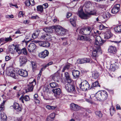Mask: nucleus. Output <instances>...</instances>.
Segmentation results:
<instances>
[{"instance_id": "obj_12", "label": "nucleus", "mask_w": 121, "mask_h": 121, "mask_svg": "<svg viewBox=\"0 0 121 121\" xmlns=\"http://www.w3.org/2000/svg\"><path fill=\"white\" fill-rule=\"evenodd\" d=\"M18 73L20 75L24 77H26L28 76L27 72L23 69L19 70L18 71Z\"/></svg>"}, {"instance_id": "obj_40", "label": "nucleus", "mask_w": 121, "mask_h": 121, "mask_svg": "<svg viewBox=\"0 0 121 121\" xmlns=\"http://www.w3.org/2000/svg\"><path fill=\"white\" fill-rule=\"evenodd\" d=\"M57 107V106H51L49 105H47L46 106V108L47 109L49 110L54 109Z\"/></svg>"}, {"instance_id": "obj_53", "label": "nucleus", "mask_w": 121, "mask_h": 121, "mask_svg": "<svg viewBox=\"0 0 121 121\" xmlns=\"http://www.w3.org/2000/svg\"><path fill=\"white\" fill-rule=\"evenodd\" d=\"M58 77L54 74L52 76V79L54 81L57 80Z\"/></svg>"}, {"instance_id": "obj_11", "label": "nucleus", "mask_w": 121, "mask_h": 121, "mask_svg": "<svg viewBox=\"0 0 121 121\" xmlns=\"http://www.w3.org/2000/svg\"><path fill=\"white\" fill-rule=\"evenodd\" d=\"M34 80L28 85V87L27 90V91H32L34 86L36 84V82Z\"/></svg>"}, {"instance_id": "obj_10", "label": "nucleus", "mask_w": 121, "mask_h": 121, "mask_svg": "<svg viewBox=\"0 0 121 121\" xmlns=\"http://www.w3.org/2000/svg\"><path fill=\"white\" fill-rule=\"evenodd\" d=\"M70 106L71 109L72 111H77L80 109V107L79 106L74 103L71 104Z\"/></svg>"}, {"instance_id": "obj_41", "label": "nucleus", "mask_w": 121, "mask_h": 121, "mask_svg": "<svg viewBox=\"0 0 121 121\" xmlns=\"http://www.w3.org/2000/svg\"><path fill=\"white\" fill-rule=\"evenodd\" d=\"M99 76V73L97 72H95L92 74V77L94 79L97 78Z\"/></svg>"}, {"instance_id": "obj_19", "label": "nucleus", "mask_w": 121, "mask_h": 121, "mask_svg": "<svg viewBox=\"0 0 121 121\" xmlns=\"http://www.w3.org/2000/svg\"><path fill=\"white\" fill-rule=\"evenodd\" d=\"M72 74L73 78L77 79L79 76L80 72L78 70H74L72 71Z\"/></svg>"}, {"instance_id": "obj_26", "label": "nucleus", "mask_w": 121, "mask_h": 121, "mask_svg": "<svg viewBox=\"0 0 121 121\" xmlns=\"http://www.w3.org/2000/svg\"><path fill=\"white\" fill-rule=\"evenodd\" d=\"M101 92L102 98H107L108 97V95L107 92L104 90L101 91Z\"/></svg>"}, {"instance_id": "obj_6", "label": "nucleus", "mask_w": 121, "mask_h": 121, "mask_svg": "<svg viewBox=\"0 0 121 121\" xmlns=\"http://www.w3.org/2000/svg\"><path fill=\"white\" fill-rule=\"evenodd\" d=\"M95 47L96 48L92 52L93 58L97 62L96 57L98 56V53L101 51V49L100 47L95 46Z\"/></svg>"}, {"instance_id": "obj_25", "label": "nucleus", "mask_w": 121, "mask_h": 121, "mask_svg": "<svg viewBox=\"0 0 121 121\" xmlns=\"http://www.w3.org/2000/svg\"><path fill=\"white\" fill-rule=\"evenodd\" d=\"M17 45L15 46L13 44L10 47L9 49L10 52L11 53H13L14 52L15 50H16V48L17 47Z\"/></svg>"}, {"instance_id": "obj_38", "label": "nucleus", "mask_w": 121, "mask_h": 121, "mask_svg": "<svg viewBox=\"0 0 121 121\" xmlns=\"http://www.w3.org/2000/svg\"><path fill=\"white\" fill-rule=\"evenodd\" d=\"M98 7L99 8L102 9L104 11H105L106 9V6L104 5H99Z\"/></svg>"}, {"instance_id": "obj_55", "label": "nucleus", "mask_w": 121, "mask_h": 121, "mask_svg": "<svg viewBox=\"0 0 121 121\" xmlns=\"http://www.w3.org/2000/svg\"><path fill=\"white\" fill-rule=\"evenodd\" d=\"M22 53L25 55H26L27 54V52L25 48H24L22 49Z\"/></svg>"}, {"instance_id": "obj_50", "label": "nucleus", "mask_w": 121, "mask_h": 121, "mask_svg": "<svg viewBox=\"0 0 121 121\" xmlns=\"http://www.w3.org/2000/svg\"><path fill=\"white\" fill-rule=\"evenodd\" d=\"M4 40L6 42L11 41L12 40V39L10 37H9L5 38Z\"/></svg>"}, {"instance_id": "obj_33", "label": "nucleus", "mask_w": 121, "mask_h": 121, "mask_svg": "<svg viewBox=\"0 0 121 121\" xmlns=\"http://www.w3.org/2000/svg\"><path fill=\"white\" fill-rule=\"evenodd\" d=\"M95 95V98H100L102 97L101 91H99L96 93Z\"/></svg>"}, {"instance_id": "obj_29", "label": "nucleus", "mask_w": 121, "mask_h": 121, "mask_svg": "<svg viewBox=\"0 0 121 121\" xmlns=\"http://www.w3.org/2000/svg\"><path fill=\"white\" fill-rule=\"evenodd\" d=\"M37 10L38 12L43 13V6L41 5L38 6L37 7Z\"/></svg>"}, {"instance_id": "obj_23", "label": "nucleus", "mask_w": 121, "mask_h": 121, "mask_svg": "<svg viewBox=\"0 0 121 121\" xmlns=\"http://www.w3.org/2000/svg\"><path fill=\"white\" fill-rule=\"evenodd\" d=\"M112 36V34L109 31H106L104 34V38L106 39H109Z\"/></svg>"}, {"instance_id": "obj_9", "label": "nucleus", "mask_w": 121, "mask_h": 121, "mask_svg": "<svg viewBox=\"0 0 121 121\" xmlns=\"http://www.w3.org/2000/svg\"><path fill=\"white\" fill-rule=\"evenodd\" d=\"M52 91L54 93V95L56 98H59V96L61 93V91L60 88L53 89Z\"/></svg>"}, {"instance_id": "obj_2", "label": "nucleus", "mask_w": 121, "mask_h": 121, "mask_svg": "<svg viewBox=\"0 0 121 121\" xmlns=\"http://www.w3.org/2000/svg\"><path fill=\"white\" fill-rule=\"evenodd\" d=\"M15 71L11 68H8L6 71L7 74L8 76L15 79H17L19 78L18 75L17 73L15 74Z\"/></svg>"}, {"instance_id": "obj_44", "label": "nucleus", "mask_w": 121, "mask_h": 121, "mask_svg": "<svg viewBox=\"0 0 121 121\" xmlns=\"http://www.w3.org/2000/svg\"><path fill=\"white\" fill-rule=\"evenodd\" d=\"M91 4L90 2H86L84 4V6L86 8L89 7L91 5Z\"/></svg>"}, {"instance_id": "obj_7", "label": "nucleus", "mask_w": 121, "mask_h": 121, "mask_svg": "<svg viewBox=\"0 0 121 121\" xmlns=\"http://www.w3.org/2000/svg\"><path fill=\"white\" fill-rule=\"evenodd\" d=\"M104 42V41L102 40L101 37L100 36H98L96 37L94 46L97 47H100V46Z\"/></svg>"}, {"instance_id": "obj_49", "label": "nucleus", "mask_w": 121, "mask_h": 121, "mask_svg": "<svg viewBox=\"0 0 121 121\" xmlns=\"http://www.w3.org/2000/svg\"><path fill=\"white\" fill-rule=\"evenodd\" d=\"M84 31H85V28H81L79 30V33L80 34L84 35Z\"/></svg>"}, {"instance_id": "obj_46", "label": "nucleus", "mask_w": 121, "mask_h": 121, "mask_svg": "<svg viewBox=\"0 0 121 121\" xmlns=\"http://www.w3.org/2000/svg\"><path fill=\"white\" fill-rule=\"evenodd\" d=\"M110 114L111 115L115 112V110L113 106H111L110 109Z\"/></svg>"}, {"instance_id": "obj_54", "label": "nucleus", "mask_w": 121, "mask_h": 121, "mask_svg": "<svg viewBox=\"0 0 121 121\" xmlns=\"http://www.w3.org/2000/svg\"><path fill=\"white\" fill-rule=\"evenodd\" d=\"M49 116L53 120L55 117V115L54 113H52L50 114Z\"/></svg>"}, {"instance_id": "obj_15", "label": "nucleus", "mask_w": 121, "mask_h": 121, "mask_svg": "<svg viewBox=\"0 0 121 121\" xmlns=\"http://www.w3.org/2000/svg\"><path fill=\"white\" fill-rule=\"evenodd\" d=\"M36 48V45L34 43H31L29 45L27 48L28 51L30 52H32Z\"/></svg>"}, {"instance_id": "obj_24", "label": "nucleus", "mask_w": 121, "mask_h": 121, "mask_svg": "<svg viewBox=\"0 0 121 121\" xmlns=\"http://www.w3.org/2000/svg\"><path fill=\"white\" fill-rule=\"evenodd\" d=\"M65 75L66 80L67 82H72V80L70 78L68 72H65Z\"/></svg>"}, {"instance_id": "obj_30", "label": "nucleus", "mask_w": 121, "mask_h": 121, "mask_svg": "<svg viewBox=\"0 0 121 121\" xmlns=\"http://www.w3.org/2000/svg\"><path fill=\"white\" fill-rule=\"evenodd\" d=\"M86 28L89 35H90L91 33H92L93 30V26H88L86 27Z\"/></svg>"}, {"instance_id": "obj_5", "label": "nucleus", "mask_w": 121, "mask_h": 121, "mask_svg": "<svg viewBox=\"0 0 121 121\" xmlns=\"http://www.w3.org/2000/svg\"><path fill=\"white\" fill-rule=\"evenodd\" d=\"M80 88L83 91H86L90 87V85L88 82L86 81H84L81 83L80 84Z\"/></svg>"}, {"instance_id": "obj_31", "label": "nucleus", "mask_w": 121, "mask_h": 121, "mask_svg": "<svg viewBox=\"0 0 121 121\" xmlns=\"http://www.w3.org/2000/svg\"><path fill=\"white\" fill-rule=\"evenodd\" d=\"M50 86L52 88H54L58 86V84L55 82H52L50 83Z\"/></svg>"}, {"instance_id": "obj_57", "label": "nucleus", "mask_w": 121, "mask_h": 121, "mask_svg": "<svg viewBox=\"0 0 121 121\" xmlns=\"http://www.w3.org/2000/svg\"><path fill=\"white\" fill-rule=\"evenodd\" d=\"M25 4V5L27 6H29L30 5H31V4L29 0L26 1Z\"/></svg>"}, {"instance_id": "obj_8", "label": "nucleus", "mask_w": 121, "mask_h": 121, "mask_svg": "<svg viewBox=\"0 0 121 121\" xmlns=\"http://www.w3.org/2000/svg\"><path fill=\"white\" fill-rule=\"evenodd\" d=\"M13 107L15 111L17 112H19L21 111L22 108L19 104L16 102L14 103L13 105L10 107V108H12Z\"/></svg>"}, {"instance_id": "obj_28", "label": "nucleus", "mask_w": 121, "mask_h": 121, "mask_svg": "<svg viewBox=\"0 0 121 121\" xmlns=\"http://www.w3.org/2000/svg\"><path fill=\"white\" fill-rule=\"evenodd\" d=\"M1 118L2 121H6L7 117L4 113H2L0 114Z\"/></svg>"}, {"instance_id": "obj_51", "label": "nucleus", "mask_w": 121, "mask_h": 121, "mask_svg": "<svg viewBox=\"0 0 121 121\" xmlns=\"http://www.w3.org/2000/svg\"><path fill=\"white\" fill-rule=\"evenodd\" d=\"M69 67L70 66L69 65H66L63 69L62 71L63 72H64L65 70L68 69H69Z\"/></svg>"}, {"instance_id": "obj_22", "label": "nucleus", "mask_w": 121, "mask_h": 121, "mask_svg": "<svg viewBox=\"0 0 121 121\" xmlns=\"http://www.w3.org/2000/svg\"><path fill=\"white\" fill-rule=\"evenodd\" d=\"M26 58L25 56H21L20 57L19 61L20 65L22 66L25 64L26 61Z\"/></svg>"}, {"instance_id": "obj_35", "label": "nucleus", "mask_w": 121, "mask_h": 121, "mask_svg": "<svg viewBox=\"0 0 121 121\" xmlns=\"http://www.w3.org/2000/svg\"><path fill=\"white\" fill-rule=\"evenodd\" d=\"M6 101H3V102L0 105V111L3 110L4 109V105L5 104Z\"/></svg>"}, {"instance_id": "obj_1", "label": "nucleus", "mask_w": 121, "mask_h": 121, "mask_svg": "<svg viewBox=\"0 0 121 121\" xmlns=\"http://www.w3.org/2000/svg\"><path fill=\"white\" fill-rule=\"evenodd\" d=\"M96 13V10H94L91 11L90 12H87L85 13L83 12L82 9H79L78 11V14L79 16L82 19H86L89 18L91 15H95Z\"/></svg>"}, {"instance_id": "obj_37", "label": "nucleus", "mask_w": 121, "mask_h": 121, "mask_svg": "<svg viewBox=\"0 0 121 121\" xmlns=\"http://www.w3.org/2000/svg\"><path fill=\"white\" fill-rule=\"evenodd\" d=\"M31 62L33 70V71H34L36 69V64L35 62Z\"/></svg>"}, {"instance_id": "obj_64", "label": "nucleus", "mask_w": 121, "mask_h": 121, "mask_svg": "<svg viewBox=\"0 0 121 121\" xmlns=\"http://www.w3.org/2000/svg\"><path fill=\"white\" fill-rule=\"evenodd\" d=\"M22 117H21L20 118H15L14 121H21L22 120Z\"/></svg>"}, {"instance_id": "obj_27", "label": "nucleus", "mask_w": 121, "mask_h": 121, "mask_svg": "<svg viewBox=\"0 0 121 121\" xmlns=\"http://www.w3.org/2000/svg\"><path fill=\"white\" fill-rule=\"evenodd\" d=\"M70 21L71 24L73 26H75L76 25V17H74L70 19Z\"/></svg>"}, {"instance_id": "obj_4", "label": "nucleus", "mask_w": 121, "mask_h": 121, "mask_svg": "<svg viewBox=\"0 0 121 121\" xmlns=\"http://www.w3.org/2000/svg\"><path fill=\"white\" fill-rule=\"evenodd\" d=\"M65 89L68 92H71L75 91V87L71 82H67L65 86Z\"/></svg>"}, {"instance_id": "obj_56", "label": "nucleus", "mask_w": 121, "mask_h": 121, "mask_svg": "<svg viewBox=\"0 0 121 121\" xmlns=\"http://www.w3.org/2000/svg\"><path fill=\"white\" fill-rule=\"evenodd\" d=\"M31 18L33 19H39V17L37 15H35L34 16H32Z\"/></svg>"}, {"instance_id": "obj_47", "label": "nucleus", "mask_w": 121, "mask_h": 121, "mask_svg": "<svg viewBox=\"0 0 121 121\" xmlns=\"http://www.w3.org/2000/svg\"><path fill=\"white\" fill-rule=\"evenodd\" d=\"M95 113L97 116H98L99 117H101L102 116V113L99 111H96Z\"/></svg>"}, {"instance_id": "obj_21", "label": "nucleus", "mask_w": 121, "mask_h": 121, "mask_svg": "<svg viewBox=\"0 0 121 121\" xmlns=\"http://www.w3.org/2000/svg\"><path fill=\"white\" fill-rule=\"evenodd\" d=\"M39 43L40 46L45 47H48L50 45L48 42L45 41H39Z\"/></svg>"}, {"instance_id": "obj_3", "label": "nucleus", "mask_w": 121, "mask_h": 121, "mask_svg": "<svg viewBox=\"0 0 121 121\" xmlns=\"http://www.w3.org/2000/svg\"><path fill=\"white\" fill-rule=\"evenodd\" d=\"M56 33L60 35H64L66 34L67 31V30L60 26L56 27L55 29Z\"/></svg>"}, {"instance_id": "obj_52", "label": "nucleus", "mask_w": 121, "mask_h": 121, "mask_svg": "<svg viewBox=\"0 0 121 121\" xmlns=\"http://www.w3.org/2000/svg\"><path fill=\"white\" fill-rule=\"evenodd\" d=\"M98 84V81H96L93 83L92 85V86L94 87H96L99 86Z\"/></svg>"}, {"instance_id": "obj_43", "label": "nucleus", "mask_w": 121, "mask_h": 121, "mask_svg": "<svg viewBox=\"0 0 121 121\" xmlns=\"http://www.w3.org/2000/svg\"><path fill=\"white\" fill-rule=\"evenodd\" d=\"M39 34V32L37 31H35L31 36H32L33 38L35 39L38 36Z\"/></svg>"}, {"instance_id": "obj_62", "label": "nucleus", "mask_w": 121, "mask_h": 121, "mask_svg": "<svg viewBox=\"0 0 121 121\" xmlns=\"http://www.w3.org/2000/svg\"><path fill=\"white\" fill-rule=\"evenodd\" d=\"M53 120L52 119L51 117L48 116L47 119V121H52Z\"/></svg>"}, {"instance_id": "obj_36", "label": "nucleus", "mask_w": 121, "mask_h": 121, "mask_svg": "<svg viewBox=\"0 0 121 121\" xmlns=\"http://www.w3.org/2000/svg\"><path fill=\"white\" fill-rule=\"evenodd\" d=\"M111 15L108 12H105L103 15V17L104 18H109Z\"/></svg>"}, {"instance_id": "obj_14", "label": "nucleus", "mask_w": 121, "mask_h": 121, "mask_svg": "<svg viewBox=\"0 0 121 121\" xmlns=\"http://www.w3.org/2000/svg\"><path fill=\"white\" fill-rule=\"evenodd\" d=\"M49 54L48 51L46 50L39 53V56L40 58H44L48 56Z\"/></svg>"}, {"instance_id": "obj_58", "label": "nucleus", "mask_w": 121, "mask_h": 121, "mask_svg": "<svg viewBox=\"0 0 121 121\" xmlns=\"http://www.w3.org/2000/svg\"><path fill=\"white\" fill-rule=\"evenodd\" d=\"M23 15L24 13L23 12L21 11L19 12L18 16L19 17H20L22 16H23Z\"/></svg>"}, {"instance_id": "obj_34", "label": "nucleus", "mask_w": 121, "mask_h": 121, "mask_svg": "<svg viewBox=\"0 0 121 121\" xmlns=\"http://www.w3.org/2000/svg\"><path fill=\"white\" fill-rule=\"evenodd\" d=\"M78 39L79 40H82L83 39L88 40V38L86 36H84L83 35L79 36H78Z\"/></svg>"}, {"instance_id": "obj_42", "label": "nucleus", "mask_w": 121, "mask_h": 121, "mask_svg": "<svg viewBox=\"0 0 121 121\" xmlns=\"http://www.w3.org/2000/svg\"><path fill=\"white\" fill-rule=\"evenodd\" d=\"M114 30L116 32H121L120 25H119L115 27L114 28Z\"/></svg>"}, {"instance_id": "obj_16", "label": "nucleus", "mask_w": 121, "mask_h": 121, "mask_svg": "<svg viewBox=\"0 0 121 121\" xmlns=\"http://www.w3.org/2000/svg\"><path fill=\"white\" fill-rule=\"evenodd\" d=\"M90 59L89 58H84L79 59L77 60V63L79 64H83L86 63H88L90 62Z\"/></svg>"}, {"instance_id": "obj_18", "label": "nucleus", "mask_w": 121, "mask_h": 121, "mask_svg": "<svg viewBox=\"0 0 121 121\" xmlns=\"http://www.w3.org/2000/svg\"><path fill=\"white\" fill-rule=\"evenodd\" d=\"M120 5L117 4L115 5L112 10V12L113 13H117L119 10Z\"/></svg>"}, {"instance_id": "obj_32", "label": "nucleus", "mask_w": 121, "mask_h": 121, "mask_svg": "<svg viewBox=\"0 0 121 121\" xmlns=\"http://www.w3.org/2000/svg\"><path fill=\"white\" fill-rule=\"evenodd\" d=\"M43 30L47 33H51L52 31V29L50 27H46L44 28Z\"/></svg>"}, {"instance_id": "obj_39", "label": "nucleus", "mask_w": 121, "mask_h": 121, "mask_svg": "<svg viewBox=\"0 0 121 121\" xmlns=\"http://www.w3.org/2000/svg\"><path fill=\"white\" fill-rule=\"evenodd\" d=\"M53 63V62H50L48 63V64L46 65H45L41 69V70L40 71V73L41 72V71H43V69H44L48 66L52 64Z\"/></svg>"}, {"instance_id": "obj_63", "label": "nucleus", "mask_w": 121, "mask_h": 121, "mask_svg": "<svg viewBox=\"0 0 121 121\" xmlns=\"http://www.w3.org/2000/svg\"><path fill=\"white\" fill-rule=\"evenodd\" d=\"M43 90L44 92H47L48 91L49 89L47 87H45L43 89Z\"/></svg>"}, {"instance_id": "obj_17", "label": "nucleus", "mask_w": 121, "mask_h": 121, "mask_svg": "<svg viewBox=\"0 0 121 121\" xmlns=\"http://www.w3.org/2000/svg\"><path fill=\"white\" fill-rule=\"evenodd\" d=\"M51 37V36L49 34H46L42 35L40 37L41 39H44L45 40L49 41Z\"/></svg>"}, {"instance_id": "obj_20", "label": "nucleus", "mask_w": 121, "mask_h": 121, "mask_svg": "<svg viewBox=\"0 0 121 121\" xmlns=\"http://www.w3.org/2000/svg\"><path fill=\"white\" fill-rule=\"evenodd\" d=\"M120 65V63L115 62L113 64L112 67L111 69V70L113 71H115L119 67Z\"/></svg>"}, {"instance_id": "obj_13", "label": "nucleus", "mask_w": 121, "mask_h": 121, "mask_svg": "<svg viewBox=\"0 0 121 121\" xmlns=\"http://www.w3.org/2000/svg\"><path fill=\"white\" fill-rule=\"evenodd\" d=\"M108 51L110 53L114 54L116 53L117 50L115 47L111 46L108 48Z\"/></svg>"}, {"instance_id": "obj_48", "label": "nucleus", "mask_w": 121, "mask_h": 121, "mask_svg": "<svg viewBox=\"0 0 121 121\" xmlns=\"http://www.w3.org/2000/svg\"><path fill=\"white\" fill-rule=\"evenodd\" d=\"M107 28V27L104 26L103 25L101 24L99 26V29L100 30H102L103 29H105Z\"/></svg>"}, {"instance_id": "obj_60", "label": "nucleus", "mask_w": 121, "mask_h": 121, "mask_svg": "<svg viewBox=\"0 0 121 121\" xmlns=\"http://www.w3.org/2000/svg\"><path fill=\"white\" fill-rule=\"evenodd\" d=\"M89 35V34L88 32H87V31L86 29V28H85V31H84V35Z\"/></svg>"}, {"instance_id": "obj_45", "label": "nucleus", "mask_w": 121, "mask_h": 121, "mask_svg": "<svg viewBox=\"0 0 121 121\" xmlns=\"http://www.w3.org/2000/svg\"><path fill=\"white\" fill-rule=\"evenodd\" d=\"M16 51L18 52L19 54H21L22 52V49L21 50L20 49L18 46L17 45V47L16 48Z\"/></svg>"}, {"instance_id": "obj_59", "label": "nucleus", "mask_w": 121, "mask_h": 121, "mask_svg": "<svg viewBox=\"0 0 121 121\" xmlns=\"http://www.w3.org/2000/svg\"><path fill=\"white\" fill-rule=\"evenodd\" d=\"M42 6L43 7V8L46 9L48 7V5L47 3H45Z\"/></svg>"}, {"instance_id": "obj_61", "label": "nucleus", "mask_w": 121, "mask_h": 121, "mask_svg": "<svg viewBox=\"0 0 121 121\" xmlns=\"http://www.w3.org/2000/svg\"><path fill=\"white\" fill-rule=\"evenodd\" d=\"M13 16L12 15H7L6 16V17L8 18H13Z\"/></svg>"}]
</instances>
